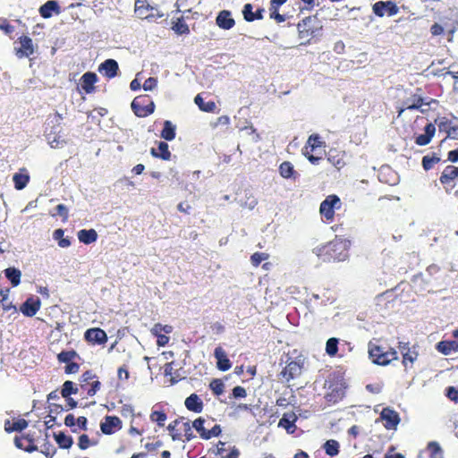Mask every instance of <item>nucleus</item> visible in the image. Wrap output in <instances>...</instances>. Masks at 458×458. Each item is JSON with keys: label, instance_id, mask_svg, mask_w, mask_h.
Segmentation results:
<instances>
[{"label": "nucleus", "instance_id": "obj_1", "mask_svg": "<svg viewBox=\"0 0 458 458\" xmlns=\"http://www.w3.org/2000/svg\"><path fill=\"white\" fill-rule=\"evenodd\" d=\"M348 241L335 237L329 242L313 249V252L322 262H340L348 258Z\"/></svg>", "mask_w": 458, "mask_h": 458}, {"label": "nucleus", "instance_id": "obj_2", "mask_svg": "<svg viewBox=\"0 0 458 458\" xmlns=\"http://www.w3.org/2000/svg\"><path fill=\"white\" fill-rule=\"evenodd\" d=\"M436 125L440 132H445L446 138L458 139V125L454 124L453 121L446 116H439L435 119V123H428L424 128V133L415 137V143L418 146H426L430 143L435 133Z\"/></svg>", "mask_w": 458, "mask_h": 458}, {"label": "nucleus", "instance_id": "obj_3", "mask_svg": "<svg viewBox=\"0 0 458 458\" xmlns=\"http://www.w3.org/2000/svg\"><path fill=\"white\" fill-rule=\"evenodd\" d=\"M298 38L301 46H309L320 40L323 35V23L318 15H310L297 24Z\"/></svg>", "mask_w": 458, "mask_h": 458}, {"label": "nucleus", "instance_id": "obj_4", "mask_svg": "<svg viewBox=\"0 0 458 458\" xmlns=\"http://www.w3.org/2000/svg\"><path fill=\"white\" fill-rule=\"evenodd\" d=\"M369 358L372 363L378 366H387L398 360V353L393 347H385L379 344L378 340L369 341L368 344Z\"/></svg>", "mask_w": 458, "mask_h": 458}, {"label": "nucleus", "instance_id": "obj_5", "mask_svg": "<svg viewBox=\"0 0 458 458\" xmlns=\"http://www.w3.org/2000/svg\"><path fill=\"white\" fill-rule=\"evenodd\" d=\"M342 201L335 194L328 195L320 204L319 214L325 223H332L335 209H340Z\"/></svg>", "mask_w": 458, "mask_h": 458}, {"label": "nucleus", "instance_id": "obj_6", "mask_svg": "<svg viewBox=\"0 0 458 458\" xmlns=\"http://www.w3.org/2000/svg\"><path fill=\"white\" fill-rule=\"evenodd\" d=\"M303 367L304 360L301 356L294 360L288 359L285 367L279 373V377L282 381L289 383L291 380L301 377Z\"/></svg>", "mask_w": 458, "mask_h": 458}, {"label": "nucleus", "instance_id": "obj_7", "mask_svg": "<svg viewBox=\"0 0 458 458\" xmlns=\"http://www.w3.org/2000/svg\"><path fill=\"white\" fill-rule=\"evenodd\" d=\"M131 109L138 117H147L154 113L155 103L148 95L136 97L131 102Z\"/></svg>", "mask_w": 458, "mask_h": 458}, {"label": "nucleus", "instance_id": "obj_8", "mask_svg": "<svg viewBox=\"0 0 458 458\" xmlns=\"http://www.w3.org/2000/svg\"><path fill=\"white\" fill-rule=\"evenodd\" d=\"M431 103H437V100L434 98H423L419 94H412L411 98L403 101V106L398 107L397 113L400 117L405 110H420L422 114L426 113V110L421 108L422 106H429Z\"/></svg>", "mask_w": 458, "mask_h": 458}, {"label": "nucleus", "instance_id": "obj_9", "mask_svg": "<svg viewBox=\"0 0 458 458\" xmlns=\"http://www.w3.org/2000/svg\"><path fill=\"white\" fill-rule=\"evenodd\" d=\"M48 120L53 123V127L49 132H47V140L52 148H57L60 145L65 143V140L59 134L60 131L57 129L61 128L63 115L58 112H55L53 114L48 116Z\"/></svg>", "mask_w": 458, "mask_h": 458}, {"label": "nucleus", "instance_id": "obj_10", "mask_svg": "<svg viewBox=\"0 0 458 458\" xmlns=\"http://www.w3.org/2000/svg\"><path fill=\"white\" fill-rule=\"evenodd\" d=\"M101 387V382L91 370L85 371L81 377V388L87 392L89 396H94Z\"/></svg>", "mask_w": 458, "mask_h": 458}, {"label": "nucleus", "instance_id": "obj_11", "mask_svg": "<svg viewBox=\"0 0 458 458\" xmlns=\"http://www.w3.org/2000/svg\"><path fill=\"white\" fill-rule=\"evenodd\" d=\"M372 10L378 17L394 16L398 13L399 7L393 1H378L372 5Z\"/></svg>", "mask_w": 458, "mask_h": 458}, {"label": "nucleus", "instance_id": "obj_12", "mask_svg": "<svg viewBox=\"0 0 458 458\" xmlns=\"http://www.w3.org/2000/svg\"><path fill=\"white\" fill-rule=\"evenodd\" d=\"M458 178V167L454 165H447L442 172L439 182L445 187L446 192H450V191L455 186V180Z\"/></svg>", "mask_w": 458, "mask_h": 458}, {"label": "nucleus", "instance_id": "obj_13", "mask_svg": "<svg viewBox=\"0 0 458 458\" xmlns=\"http://www.w3.org/2000/svg\"><path fill=\"white\" fill-rule=\"evenodd\" d=\"M84 339L91 344H105L107 342L106 333L99 327L87 329L84 333Z\"/></svg>", "mask_w": 458, "mask_h": 458}, {"label": "nucleus", "instance_id": "obj_14", "mask_svg": "<svg viewBox=\"0 0 458 458\" xmlns=\"http://www.w3.org/2000/svg\"><path fill=\"white\" fill-rule=\"evenodd\" d=\"M14 444L17 448L28 453H32L38 450V446L35 445L34 434L28 433L21 436H16L14 437Z\"/></svg>", "mask_w": 458, "mask_h": 458}, {"label": "nucleus", "instance_id": "obj_15", "mask_svg": "<svg viewBox=\"0 0 458 458\" xmlns=\"http://www.w3.org/2000/svg\"><path fill=\"white\" fill-rule=\"evenodd\" d=\"M21 45L20 47H15V54L19 58L29 57L34 54L35 48L32 39L28 36H21L18 38Z\"/></svg>", "mask_w": 458, "mask_h": 458}, {"label": "nucleus", "instance_id": "obj_16", "mask_svg": "<svg viewBox=\"0 0 458 458\" xmlns=\"http://www.w3.org/2000/svg\"><path fill=\"white\" fill-rule=\"evenodd\" d=\"M380 418L385 421L384 427L388 430L395 429L400 423L398 412L389 407L382 410Z\"/></svg>", "mask_w": 458, "mask_h": 458}, {"label": "nucleus", "instance_id": "obj_17", "mask_svg": "<svg viewBox=\"0 0 458 458\" xmlns=\"http://www.w3.org/2000/svg\"><path fill=\"white\" fill-rule=\"evenodd\" d=\"M122 428V420L117 416H106L100 423V429L105 435H112Z\"/></svg>", "mask_w": 458, "mask_h": 458}, {"label": "nucleus", "instance_id": "obj_18", "mask_svg": "<svg viewBox=\"0 0 458 458\" xmlns=\"http://www.w3.org/2000/svg\"><path fill=\"white\" fill-rule=\"evenodd\" d=\"M399 349L403 354V365L407 369L408 367L411 368L414 361L417 360L419 357V352L413 349L410 348L409 343H399Z\"/></svg>", "mask_w": 458, "mask_h": 458}, {"label": "nucleus", "instance_id": "obj_19", "mask_svg": "<svg viewBox=\"0 0 458 458\" xmlns=\"http://www.w3.org/2000/svg\"><path fill=\"white\" fill-rule=\"evenodd\" d=\"M297 420L298 416L295 414V412H285L280 419L278 427L284 428L288 434H293L297 428L295 424Z\"/></svg>", "mask_w": 458, "mask_h": 458}, {"label": "nucleus", "instance_id": "obj_20", "mask_svg": "<svg viewBox=\"0 0 458 458\" xmlns=\"http://www.w3.org/2000/svg\"><path fill=\"white\" fill-rule=\"evenodd\" d=\"M118 71L119 65L114 59H106L98 66V72L108 79L114 78Z\"/></svg>", "mask_w": 458, "mask_h": 458}, {"label": "nucleus", "instance_id": "obj_21", "mask_svg": "<svg viewBox=\"0 0 458 458\" xmlns=\"http://www.w3.org/2000/svg\"><path fill=\"white\" fill-rule=\"evenodd\" d=\"M216 25L223 30H231L235 25V21L232 18V13L228 10L219 12L216 18Z\"/></svg>", "mask_w": 458, "mask_h": 458}, {"label": "nucleus", "instance_id": "obj_22", "mask_svg": "<svg viewBox=\"0 0 458 458\" xmlns=\"http://www.w3.org/2000/svg\"><path fill=\"white\" fill-rule=\"evenodd\" d=\"M98 81V76L93 72H85L81 78V87L87 94L95 91V83Z\"/></svg>", "mask_w": 458, "mask_h": 458}, {"label": "nucleus", "instance_id": "obj_23", "mask_svg": "<svg viewBox=\"0 0 458 458\" xmlns=\"http://www.w3.org/2000/svg\"><path fill=\"white\" fill-rule=\"evenodd\" d=\"M344 396V387L342 384H331L328 387V392L326 394V399L329 403H336Z\"/></svg>", "mask_w": 458, "mask_h": 458}, {"label": "nucleus", "instance_id": "obj_24", "mask_svg": "<svg viewBox=\"0 0 458 458\" xmlns=\"http://www.w3.org/2000/svg\"><path fill=\"white\" fill-rule=\"evenodd\" d=\"M40 309L39 299L29 298L21 306L20 310L27 317H33Z\"/></svg>", "mask_w": 458, "mask_h": 458}, {"label": "nucleus", "instance_id": "obj_25", "mask_svg": "<svg viewBox=\"0 0 458 458\" xmlns=\"http://www.w3.org/2000/svg\"><path fill=\"white\" fill-rule=\"evenodd\" d=\"M215 358L216 359L217 369L221 371H227L232 367V363L228 359L225 352L222 347L218 346L214 352Z\"/></svg>", "mask_w": 458, "mask_h": 458}, {"label": "nucleus", "instance_id": "obj_26", "mask_svg": "<svg viewBox=\"0 0 458 458\" xmlns=\"http://www.w3.org/2000/svg\"><path fill=\"white\" fill-rule=\"evenodd\" d=\"M436 349L444 355L458 352V342L455 340H443L437 344Z\"/></svg>", "mask_w": 458, "mask_h": 458}, {"label": "nucleus", "instance_id": "obj_27", "mask_svg": "<svg viewBox=\"0 0 458 458\" xmlns=\"http://www.w3.org/2000/svg\"><path fill=\"white\" fill-rule=\"evenodd\" d=\"M187 410L199 413L202 411L204 404L200 397L197 394H191L184 402Z\"/></svg>", "mask_w": 458, "mask_h": 458}, {"label": "nucleus", "instance_id": "obj_28", "mask_svg": "<svg viewBox=\"0 0 458 458\" xmlns=\"http://www.w3.org/2000/svg\"><path fill=\"white\" fill-rule=\"evenodd\" d=\"M29 423L25 419L19 418L13 420H6L4 421V430L7 433L14 431L21 432L28 427Z\"/></svg>", "mask_w": 458, "mask_h": 458}, {"label": "nucleus", "instance_id": "obj_29", "mask_svg": "<svg viewBox=\"0 0 458 458\" xmlns=\"http://www.w3.org/2000/svg\"><path fill=\"white\" fill-rule=\"evenodd\" d=\"M14 188L18 191L24 189L30 182V174L26 168H21L20 173H16L13 176Z\"/></svg>", "mask_w": 458, "mask_h": 458}, {"label": "nucleus", "instance_id": "obj_30", "mask_svg": "<svg viewBox=\"0 0 458 458\" xmlns=\"http://www.w3.org/2000/svg\"><path fill=\"white\" fill-rule=\"evenodd\" d=\"M53 13H60V6L56 1L49 0L39 8V14L45 19L50 18Z\"/></svg>", "mask_w": 458, "mask_h": 458}, {"label": "nucleus", "instance_id": "obj_31", "mask_svg": "<svg viewBox=\"0 0 458 458\" xmlns=\"http://www.w3.org/2000/svg\"><path fill=\"white\" fill-rule=\"evenodd\" d=\"M263 8H259L255 13L252 12V4H246L243 6L242 14L245 21L251 22L255 20H262L263 19Z\"/></svg>", "mask_w": 458, "mask_h": 458}, {"label": "nucleus", "instance_id": "obj_32", "mask_svg": "<svg viewBox=\"0 0 458 458\" xmlns=\"http://www.w3.org/2000/svg\"><path fill=\"white\" fill-rule=\"evenodd\" d=\"M150 154L154 157L161 158L163 160H170V158H171V152L169 150V146L165 141H160L158 143L157 149H156L155 148H152L150 149Z\"/></svg>", "mask_w": 458, "mask_h": 458}, {"label": "nucleus", "instance_id": "obj_33", "mask_svg": "<svg viewBox=\"0 0 458 458\" xmlns=\"http://www.w3.org/2000/svg\"><path fill=\"white\" fill-rule=\"evenodd\" d=\"M280 175L284 179H296L298 173L293 167V165L289 161L281 163L278 168Z\"/></svg>", "mask_w": 458, "mask_h": 458}, {"label": "nucleus", "instance_id": "obj_34", "mask_svg": "<svg viewBox=\"0 0 458 458\" xmlns=\"http://www.w3.org/2000/svg\"><path fill=\"white\" fill-rule=\"evenodd\" d=\"M225 451V443L219 441L216 445V450L213 452L216 455H221V458H239L240 452L235 446H233L228 454L224 455Z\"/></svg>", "mask_w": 458, "mask_h": 458}, {"label": "nucleus", "instance_id": "obj_35", "mask_svg": "<svg viewBox=\"0 0 458 458\" xmlns=\"http://www.w3.org/2000/svg\"><path fill=\"white\" fill-rule=\"evenodd\" d=\"M54 437L58 446L62 449H69L72 447L73 444L72 437L62 431L58 433H54Z\"/></svg>", "mask_w": 458, "mask_h": 458}, {"label": "nucleus", "instance_id": "obj_36", "mask_svg": "<svg viewBox=\"0 0 458 458\" xmlns=\"http://www.w3.org/2000/svg\"><path fill=\"white\" fill-rule=\"evenodd\" d=\"M161 138L165 140L171 141L174 140L176 136V127L171 121H165L164 127L160 133Z\"/></svg>", "mask_w": 458, "mask_h": 458}, {"label": "nucleus", "instance_id": "obj_37", "mask_svg": "<svg viewBox=\"0 0 458 458\" xmlns=\"http://www.w3.org/2000/svg\"><path fill=\"white\" fill-rule=\"evenodd\" d=\"M78 239L84 244H90L97 241L98 233L94 229H82L78 232Z\"/></svg>", "mask_w": 458, "mask_h": 458}, {"label": "nucleus", "instance_id": "obj_38", "mask_svg": "<svg viewBox=\"0 0 458 458\" xmlns=\"http://www.w3.org/2000/svg\"><path fill=\"white\" fill-rule=\"evenodd\" d=\"M194 102L204 112L214 113L216 109V105L214 101L205 102L199 94L195 97Z\"/></svg>", "mask_w": 458, "mask_h": 458}, {"label": "nucleus", "instance_id": "obj_39", "mask_svg": "<svg viewBox=\"0 0 458 458\" xmlns=\"http://www.w3.org/2000/svg\"><path fill=\"white\" fill-rule=\"evenodd\" d=\"M4 275L10 280L13 287L17 286L21 283V273L15 267H8L4 270Z\"/></svg>", "mask_w": 458, "mask_h": 458}, {"label": "nucleus", "instance_id": "obj_40", "mask_svg": "<svg viewBox=\"0 0 458 458\" xmlns=\"http://www.w3.org/2000/svg\"><path fill=\"white\" fill-rule=\"evenodd\" d=\"M180 424L182 425V418L174 420L167 426L173 440H180L182 437V429H177Z\"/></svg>", "mask_w": 458, "mask_h": 458}, {"label": "nucleus", "instance_id": "obj_41", "mask_svg": "<svg viewBox=\"0 0 458 458\" xmlns=\"http://www.w3.org/2000/svg\"><path fill=\"white\" fill-rule=\"evenodd\" d=\"M9 293L10 290L8 288L0 290V304L4 311L16 310L15 306L9 301Z\"/></svg>", "mask_w": 458, "mask_h": 458}, {"label": "nucleus", "instance_id": "obj_42", "mask_svg": "<svg viewBox=\"0 0 458 458\" xmlns=\"http://www.w3.org/2000/svg\"><path fill=\"white\" fill-rule=\"evenodd\" d=\"M53 238L58 242L61 248H68L71 246V241L68 237H64V230L59 228L54 231Z\"/></svg>", "mask_w": 458, "mask_h": 458}, {"label": "nucleus", "instance_id": "obj_43", "mask_svg": "<svg viewBox=\"0 0 458 458\" xmlns=\"http://www.w3.org/2000/svg\"><path fill=\"white\" fill-rule=\"evenodd\" d=\"M429 458H444V452L440 445L436 441H431L427 445Z\"/></svg>", "mask_w": 458, "mask_h": 458}, {"label": "nucleus", "instance_id": "obj_44", "mask_svg": "<svg viewBox=\"0 0 458 458\" xmlns=\"http://www.w3.org/2000/svg\"><path fill=\"white\" fill-rule=\"evenodd\" d=\"M324 142L321 140L319 135L312 134L309 137L304 149H310V151H315L318 148L323 147Z\"/></svg>", "mask_w": 458, "mask_h": 458}, {"label": "nucleus", "instance_id": "obj_45", "mask_svg": "<svg viewBox=\"0 0 458 458\" xmlns=\"http://www.w3.org/2000/svg\"><path fill=\"white\" fill-rule=\"evenodd\" d=\"M339 443L335 439L326 441L323 445L326 454L331 457L336 456L339 454Z\"/></svg>", "mask_w": 458, "mask_h": 458}, {"label": "nucleus", "instance_id": "obj_46", "mask_svg": "<svg viewBox=\"0 0 458 458\" xmlns=\"http://www.w3.org/2000/svg\"><path fill=\"white\" fill-rule=\"evenodd\" d=\"M441 158L433 153L431 156L427 155L422 157L421 165L425 171H428L434 167L435 165L438 164Z\"/></svg>", "mask_w": 458, "mask_h": 458}, {"label": "nucleus", "instance_id": "obj_47", "mask_svg": "<svg viewBox=\"0 0 458 458\" xmlns=\"http://www.w3.org/2000/svg\"><path fill=\"white\" fill-rule=\"evenodd\" d=\"M77 445L81 450H86L90 446L97 445L98 440L90 439L87 434H82L78 437Z\"/></svg>", "mask_w": 458, "mask_h": 458}, {"label": "nucleus", "instance_id": "obj_48", "mask_svg": "<svg viewBox=\"0 0 458 458\" xmlns=\"http://www.w3.org/2000/svg\"><path fill=\"white\" fill-rule=\"evenodd\" d=\"M172 29L179 35L190 33L189 26L186 24L182 17L178 18L173 22Z\"/></svg>", "mask_w": 458, "mask_h": 458}, {"label": "nucleus", "instance_id": "obj_49", "mask_svg": "<svg viewBox=\"0 0 458 458\" xmlns=\"http://www.w3.org/2000/svg\"><path fill=\"white\" fill-rule=\"evenodd\" d=\"M338 344H339V340L335 337H331L327 341L326 352L330 357H335L337 354Z\"/></svg>", "mask_w": 458, "mask_h": 458}, {"label": "nucleus", "instance_id": "obj_50", "mask_svg": "<svg viewBox=\"0 0 458 458\" xmlns=\"http://www.w3.org/2000/svg\"><path fill=\"white\" fill-rule=\"evenodd\" d=\"M149 419L151 421L157 422L159 427H163L167 416L164 411L153 410L150 413Z\"/></svg>", "mask_w": 458, "mask_h": 458}, {"label": "nucleus", "instance_id": "obj_51", "mask_svg": "<svg viewBox=\"0 0 458 458\" xmlns=\"http://www.w3.org/2000/svg\"><path fill=\"white\" fill-rule=\"evenodd\" d=\"M78 388L74 386L72 381L67 380L64 383L61 394L64 398H68L72 394H77Z\"/></svg>", "mask_w": 458, "mask_h": 458}, {"label": "nucleus", "instance_id": "obj_52", "mask_svg": "<svg viewBox=\"0 0 458 458\" xmlns=\"http://www.w3.org/2000/svg\"><path fill=\"white\" fill-rule=\"evenodd\" d=\"M76 357H78V353L74 350L63 351L58 353L57 360L60 363L68 364Z\"/></svg>", "mask_w": 458, "mask_h": 458}, {"label": "nucleus", "instance_id": "obj_53", "mask_svg": "<svg viewBox=\"0 0 458 458\" xmlns=\"http://www.w3.org/2000/svg\"><path fill=\"white\" fill-rule=\"evenodd\" d=\"M150 332L154 336L157 337L158 335H162V332H164L165 334L172 333L173 327L170 325H162L160 323H157L153 326Z\"/></svg>", "mask_w": 458, "mask_h": 458}, {"label": "nucleus", "instance_id": "obj_54", "mask_svg": "<svg viewBox=\"0 0 458 458\" xmlns=\"http://www.w3.org/2000/svg\"><path fill=\"white\" fill-rule=\"evenodd\" d=\"M209 388L212 390L214 394L221 395L225 390V385L221 379H213L209 384Z\"/></svg>", "mask_w": 458, "mask_h": 458}, {"label": "nucleus", "instance_id": "obj_55", "mask_svg": "<svg viewBox=\"0 0 458 458\" xmlns=\"http://www.w3.org/2000/svg\"><path fill=\"white\" fill-rule=\"evenodd\" d=\"M205 420L201 417L196 419L193 423L192 427L196 429V431L199 434V437L202 439H206L205 435H207V429L204 428Z\"/></svg>", "mask_w": 458, "mask_h": 458}, {"label": "nucleus", "instance_id": "obj_56", "mask_svg": "<svg viewBox=\"0 0 458 458\" xmlns=\"http://www.w3.org/2000/svg\"><path fill=\"white\" fill-rule=\"evenodd\" d=\"M269 258V255L265 252H255L250 256V262L253 267H258L260 263L264 260H267Z\"/></svg>", "mask_w": 458, "mask_h": 458}, {"label": "nucleus", "instance_id": "obj_57", "mask_svg": "<svg viewBox=\"0 0 458 458\" xmlns=\"http://www.w3.org/2000/svg\"><path fill=\"white\" fill-rule=\"evenodd\" d=\"M55 213H51L52 216H60L62 217L63 222H66L69 217V210L67 207L64 204H58L55 207Z\"/></svg>", "mask_w": 458, "mask_h": 458}, {"label": "nucleus", "instance_id": "obj_58", "mask_svg": "<svg viewBox=\"0 0 458 458\" xmlns=\"http://www.w3.org/2000/svg\"><path fill=\"white\" fill-rule=\"evenodd\" d=\"M40 452L47 458H52L55 453L56 448L49 442H46L41 445Z\"/></svg>", "mask_w": 458, "mask_h": 458}, {"label": "nucleus", "instance_id": "obj_59", "mask_svg": "<svg viewBox=\"0 0 458 458\" xmlns=\"http://www.w3.org/2000/svg\"><path fill=\"white\" fill-rule=\"evenodd\" d=\"M149 5L147 3V0H136L135 2V13L139 15H145L146 11H148Z\"/></svg>", "mask_w": 458, "mask_h": 458}, {"label": "nucleus", "instance_id": "obj_60", "mask_svg": "<svg viewBox=\"0 0 458 458\" xmlns=\"http://www.w3.org/2000/svg\"><path fill=\"white\" fill-rule=\"evenodd\" d=\"M182 433L183 432L182 435L185 437L186 440L187 441L191 440L195 436L193 435V432L191 430V426L190 425V422H188V421L183 422L182 421Z\"/></svg>", "mask_w": 458, "mask_h": 458}, {"label": "nucleus", "instance_id": "obj_61", "mask_svg": "<svg viewBox=\"0 0 458 458\" xmlns=\"http://www.w3.org/2000/svg\"><path fill=\"white\" fill-rule=\"evenodd\" d=\"M269 16L271 19L276 20L279 23L284 22L285 21V16L279 13V8H269Z\"/></svg>", "mask_w": 458, "mask_h": 458}, {"label": "nucleus", "instance_id": "obj_62", "mask_svg": "<svg viewBox=\"0 0 458 458\" xmlns=\"http://www.w3.org/2000/svg\"><path fill=\"white\" fill-rule=\"evenodd\" d=\"M157 85V80L154 77L148 78L144 83H143V89L144 90H152L154 89Z\"/></svg>", "mask_w": 458, "mask_h": 458}, {"label": "nucleus", "instance_id": "obj_63", "mask_svg": "<svg viewBox=\"0 0 458 458\" xmlns=\"http://www.w3.org/2000/svg\"><path fill=\"white\" fill-rule=\"evenodd\" d=\"M446 396L454 402H458V388L454 386H448L446 389Z\"/></svg>", "mask_w": 458, "mask_h": 458}, {"label": "nucleus", "instance_id": "obj_64", "mask_svg": "<svg viewBox=\"0 0 458 458\" xmlns=\"http://www.w3.org/2000/svg\"><path fill=\"white\" fill-rule=\"evenodd\" d=\"M444 75H450L454 81H458V65H450Z\"/></svg>", "mask_w": 458, "mask_h": 458}]
</instances>
